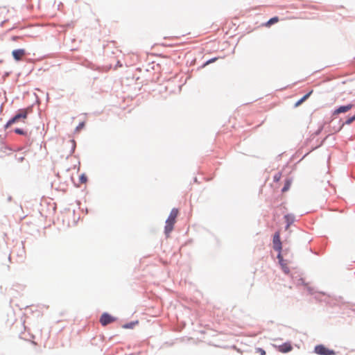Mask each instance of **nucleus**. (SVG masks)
<instances>
[{
	"label": "nucleus",
	"instance_id": "nucleus-14",
	"mask_svg": "<svg viewBox=\"0 0 355 355\" xmlns=\"http://www.w3.org/2000/svg\"><path fill=\"white\" fill-rule=\"evenodd\" d=\"M284 218L287 223L286 229H288L289 226L293 223L294 218L293 216L288 214L284 216Z\"/></svg>",
	"mask_w": 355,
	"mask_h": 355
},
{
	"label": "nucleus",
	"instance_id": "nucleus-12",
	"mask_svg": "<svg viewBox=\"0 0 355 355\" xmlns=\"http://www.w3.org/2000/svg\"><path fill=\"white\" fill-rule=\"evenodd\" d=\"M312 93H313V90H311L308 94L304 95L301 99H300L298 101H297L295 103V107H298L299 105H300L303 102H304L311 96V94Z\"/></svg>",
	"mask_w": 355,
	"mask_h": 355
},
{
	"label": "nucleus",
	"instance_id": "nucleus-9",
	"mask_svg": "<svg viewBox=\"0 0 355 355\" xmlns=\"http://www.w3.org/2000/svg\"><path fill=\"white\" fill-rule=\"evenodd\" d=\"M178 213H179L178 209H176V208H173L171 210V213H170V214H169V216H168V217L166 220L172 222L173 223H175L176 218H177V216L178 215Z\"/></svg>",
	"mask_w": 355,
	"mask_h": 355
},
{
	"label": "nucleus",
	"instance_id": "nucleus-1",
	"mask_svg": "<svg viewBox=\"0 0 355 355\" xmlns=\"http://www.w3.org/2000/svg\"><path fill=\"white\" fill-rule=\"evenodd\" d=\"M31 111L32 109L31 107L19 110L17 114L8 121L6 127H9L13 123H18L19 121L25 123V120L26 119L28 113Z\"/></svg>",
	"mask_w": 355,
	"mask_h": 355
},
{
	"label": "nucleus",
	"instance_id": "nucleus-23",
	"mask_svg": "<svg viewBox=\"0 0 355 355\" xmlns=\"http://www.w3.org/2000/svg\"><path fill=\"white\" fill-rule=\"evenodd\" d=\"M132 327V324H126V325L124 326V327H125V328H130Z\"/></svg>",
	"mask_w": 355,
	"mask_h": 355
},
{
	"label": "nucleus",
	"instance_id": "nucleus-7",
	"mask_svg": "<svg viewBox=\"0 0 355 355\" xmlns=\"http://www.w3.org/2000/svg\"><path fill=\"white\" fill-rule=\"evenodd\" d=\"M276 348L279 352L287 353L293 349V347L290 343H285L282 345L277 346Z\"/></svg>",
	"mask_w": 355,
	"mask_h": 355
},
{
	"label": "nucleus",
	"instance_id": "nucleus-20",
	"mask_svg": "<svg viewBox=\"0 0 355 355\" xmlns=\"http://www.w3.org/2000/svg\"><path fill=\"white\" fill-rule=\"evenodd\" d=\"M218 60V58H211L210 60H209L208 61H207V62L205 63V64H209L210 63H212L214 62H215L216 60Z\"/></svg>",
	"mask_w": 355,
	"mask_h": 355
},
{
	"label": "nucleus",
	"instance_id": "nucleus-2",
	"mask_svg": "<svg viewBox=\"0 0 355 355\" xmlns=\"http://www.w3.org/2000/svg\"><path fill=\"white\" fill-rule=\"evenodd\" d=\"M315 353L319 355H335L336 352L333 349L326 347L323 345H318L315 347Z\"/></svg>",
	"mask_w": 355,
	"mask_h": 355
},
{
	"label": "nucleus",
	"instance_id": "nucleus-5",
	"mask_svg": "<svg viewBox=\"0 0 355 355\" xmlns=\"http://www.w3.org/2000/svg\"><path fill=\"white\" fill-rule=\"evenodd\" d=\"M353 106L354 105L352 104H348L346 105L340 106L339 107H338L333 112V115L336 116L341 113H345V112L349 111L353 107Z\"/></svg>",
	"mask_w": 355,
	"mask_h": 355
},
{
	"label": "nucleus",
	"instance_id": "nucleus-15",
	"mask_svg": "<svg viewBox=\"0 0 355 355\" xmlns=\"http://www.w3.org/2000/svg\"><path fill=\"white\" fill-rule=\"evenodd\" d=\"M291 185V180L289 179H287L285 182L284 187L282 189V191L283 193L287 191L290 189Z\"/></svg>",
	"mask_w": 355,
	"mask_h": 355
},
{
	"label": "nucleus",
	"instance_id": "nucleus-24",
	"mask_svg": "<svg viewBox=\"0 0 355 355\" xmlns=\"http://www.w3.org/2000/svg\"><path fill=\"white\" fill-rule=\"evenodd\" d=\"M84 125V123H82L79 125V126L78 127V128H82L83 126Z\"/></svg>",
	"mask_w": 355,
	"mask_h": 355
},
{
	"label": "nucleus",
	"instance_id": "nucleus-16",
	"mask_svg": "<svg viewBox=\"0 0 355 355\" xmlns=\"http://www.w3.org/2000/svg\"><path fill=\"white\" fill-rule=\"evenodd\" d=\"M282 178V173L278 172L273 176V180L274 182H278Z\"/></svg>",
	"mask_w": 355,
	"mask_h": 355
},
{
	"label": "nucleus",
	"instance_id": "nucleus-6",
	"mask_svg": "<svg viewBox=\"0 0 355 355\" xmlns=\"http://www.w3.org/2000/svg\"><path fill=\"white\" fill-rule=\"evenodd\" d=\"M12 55L16 61H19L25 56L26 51L24 49H15L12 51Z\"/></svg>",
	"mask_w": 355,
	"mask_h": 355
},
{
	"label": "nucleus",
	"instance_id": "nucleus-21",
	"mask_svg": "<svg viewBox=\"0 0 355 355\" xmlns=\"http://www.w3.org/2000/svg\"><path fill=\"white\" fill-rule=\"evenodd\" d=\"M80 179L81 182H83V183L86 182V181H87V178L84 175H82L80 176Z\"/></svg>",
	"mask_w": 355,
	"mask_h": 355
},
{
	"label": "nucleus",
	"instance_id": "nucleus-19",
	"mask_svg": "<svg viewBox=\"0 0 355 355\" xmlns=\"http://www.w3.org/2000/svg\"><path fill=\"white\" fill-rule=\"evenodd\" d=\"M256 352L259 353L260 355H266V351L260 347L256 349Z\"/></svg>",
	"mask_w": 355,
	"mask_h": 355
},
{
	"label": "nucleus",
	"instance_id": "nucleus-17",
	"mask_svg": "<svg viewBox=\"0 0 355 355\" xmlns=\"http://www.w3.org/2000/svg\"><path fill=\"white\" fill-rule=\"evenodd\" d=\"M355 121V114L349 118H348L346 121H345V124H347V125H349L351 124L352 122H354Z\"/></svg>",
	"mask_w": 355,
	"mask_h": 355
},
{
	"label": "nucleus",
	"instance_id": "nucleus-13",
	"mask_svg": "<svg viewBox=\"0 0 355 355\" xmlns=\"http://www.w3.org/2000/svg\"><path fill=\"white\" fill-rule=\"evenodd\" d=\"M279 21L278 17H274L270 19L265 24L264 26L266 27H270L271 25L277 23Z\"/></svg>",
	"mask_w": 355,
	"mask_h": 355
},
{
	"label": "nucleus",
	"instance_id": "nucleus-18",
	"mask_svg": "<svg viewBox=\"0 0 355 355\" xmlns=\"http://www.w3.org/2000/svg\"><path fill=\"white\" fill-rule=\"evenodd\" d=\"M15 132L18 135H26V132L24 131L22 129L17 128L15 130Z\"/></svg>",
	"mask_w": 355,
	"mask_h": 355
},
{
	"label": "nucleus",
	"instance_id": "nucleus-3",
	"mask_svg": "<svg viewBox=\"0 0 355 355\" xmlns=\"http://www.w3.org/2000/svg\"><path fill=\"white\" fill-rule=\"evenodd\" d=\"M272 244L274 250L277 251L279 253H281L282 246L280 239V233L279 232L275 233L272 239Z\"/></svg>",
	"mask_w": 355,
	"mask_h": 355
},
{
	"label": "nucleus",
	"instance_id": "nucleus-4",
	"mask_svg": "<svg viewBox=\"0 0 355 355\" xmlns=\"http://www.w3.org/2000/svg\"><path fill=\"white\" fill-rule=\"evenodd\" d=\"M115 321V318L107 313L102 314L100 318V322L103 326H106Z\"/></svg>",
	"mask_w": 355,
	"mask_h": 355
},
{
	"label": "nucleus",
	"instance_id": "nucleus-10",
	"mask_svg": "<svg viewBox=\"0 0 355 355\" xmlns=\"http://www.w3.org/2000/svg\"><path fill=\"white\" fill-rule=\"evenodd\" d=\"M175 223L168 221H166V225H165V234L167 236H168L169 234L173 231V226Z\"/></svg>",
	"mask_w": 355,
	"mask_h": 355
},
{
	"label": "nucleus",
	"instance_id": "nucleus-11",
	"mask_svg": "<svg viewBox=\"0 0 355 355\" xmlns=\"http://www.w3.org/2000/svg\"><path fill=\"white\" fill-rule=\"evenodd\" d=\"M175 223L168 221H166V225H165V234L167 236H168L169 234L173 231V226Z\"/></svg>",
	"mask_w": 355,
	"mask_h": 355
},
{
	"label": "nucleus",
	"instance_id": "nucleus-8",
	"mask_svg": "<svg viewBox=\"0 0 355 355\" xmlns=\"http://www.w3.org/2000/svg\"><path fill=\"white\" fill-rule=\"evenodd\" d=\"M277 259L279 260V264L281 265L282 266V268L283 269V270L284 271L285 273H288L289 272V269L287 266V263L286 261L283 259L282 257V255L281 253H279L278 255H277Z\"/></svg>",
	"mask_w": 355,
	"mask_h": 355
},
{
	"label": "nucleus",
	"instance_id": "nucleus-22",
	"mask_svg": "<svg viewBox=\"0 0 355 355\" xmlns=\"http://www.w3.org/2000/svg\"><path fill=\"white\" fill-rule=\"evenodd\" d=\"M17 160H18L19 162H22V161L24 160V157H18V158H17Z\"/></svg>",
	"mask_w": 355,
	"mask_h": 355
}]
</instances>
